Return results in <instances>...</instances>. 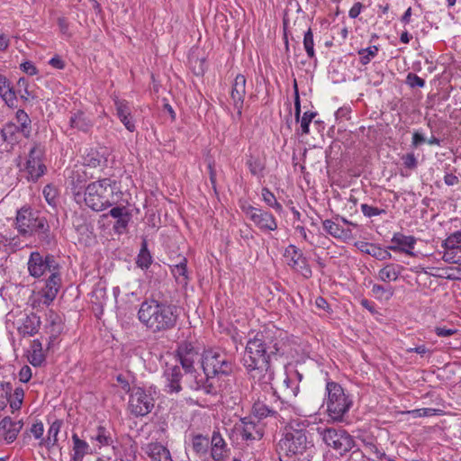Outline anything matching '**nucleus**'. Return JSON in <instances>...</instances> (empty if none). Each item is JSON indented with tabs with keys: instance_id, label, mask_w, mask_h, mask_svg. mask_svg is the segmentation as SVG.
<instances>
[{
	"instance_id": "obj_1",
	"label": "nucleus",
	"mask_w": 461,
	"mask_h": 461,
	"mask_svg": "<svg viewBox=\"0 0 461 461\" xmlns=\"http://www.w3.org/2000/svg\"><path fill=\"white\" fill-rule=\"evenodd\" d=\"M28 270L30 275L34 277L50 274L44 287L38 292H33L30 296V305L32 308L50 305L56 298L60 287L61 278L59 264L52 256L43 257L39 252H32L28 261Z\"/></svg>"
},
{
	"instance_id": "obj_2",
	"label": "nucleus",
	"mask_w": 461,
	"mask_h": 461,
	"mask_svg": "<svg viewBox=\"0 0 461 461\" xmlns=\"http://www.w3.org/2000/svg\"><path fill=\"white\" fill-rule=\"evenodd\" d=\"M264 337L269 338L258 332L247 342L243 365L256 383L267 386L274 379V371L267 361Z\"/></svg>"
},
{
	"instance_id": "obj_3",
	"label": "nucleus",
	"mask_w": 461,
	"mask_h": 461,
	"mask_svg": "<svg viewBox=\"0 0 461 461\" xmlns=\"http://www.w3.org/2000/svg\"><path fill=\"white\" fill-rule=\"evenodd\" d=\"M138 318L151 332H161L175 327L177 311L174 305L156 300H147L140 304Z\"/></svg>"
},
{
	"instance_id": "obj_4",
	"label": "nucleus",
	"mask_w": 461,
	"mask_h": 461,
	"mask_svg": "<svg viewBox=\"0 0 461 461\" xmlns=\"http://www.w3.org/2000/svg\"><path fill=\"white\" fill-rule=\"evenodd\" d=\"M278 447L281 456L300 460L310 456L314 447L308 436L305 424L294 420L285 427Z\"/></svg>"
},
{
	"instance_id": "obj_5",
	"label": "nucleus",
	"mask_w": 461,
	"mask_h": 461,
	"mask_svg": "<svg viewBox=\"0 0 461 461\" xmlns=\"http://www.w3.org/2000/svg\"><path fill=\"white\" fill-rule=\"evenodd\" d=\"M121 194L119 185L114 179L102 178L86 185L82 203L93 211L102 212L117 203Z\"/></svg>"
},
{
	"instance_id": "obj_6",
	"label": "nucleus",
	"mask_w": 461,
	"mask_h": 461,
	"mask_svg": "<svg viewBox=\"0 0 461 461\" xmlns=\"http://www.w3.org/2000/svg\"><path fill=\"white\" fill-rule=\"evenodd\" d=\"M323 404L326 405L329 419L333 422H340L352 407L353 400L339 384L328 381Z\"/></svg>"
},
{
	"instance_id": "obj_7",
	"label": "nucleus",
	"mask_w": 461,
	"mask_h": 461,
	"mask_svg": "<svg viewBox=\"0 0 461 461\" xmlns=\"http://www.w3.org/2000/svg\"><path fill=\"white\" fill-rule=\"evenodd\" d=\"M177 357L182 365V367L185 370L188 375L190 381V387L194 390H203L206 393H214L215 389L212 384H206L203 383V376H196L193 374L194 364L198 359L199 353L195 350L194 347L189 342H182L177 348Z\"/></svg>"
},
{
	"instance_id": "obj_8",
	"label": "nucleus",
	"mask_w": 461,
	"mask_h": 461,
	"mask_svg": "<svg viewBox=\"0 0 461 461\" xmlns=\"http://www.w3.org/2000/svg\"><path fill=\"white\" fill-rule=\"evenodd\" d=\"M14 227L24 238L45 234L49 230L46 220L37 211L26 206L17 211Z\"/></svg>"
},
{
	"instance_id": "obj_9",
	"label": "nucleus",
	"mask_w": 461,
	"mask_h": 461,
	"mask_svg": "<svg viewBox=\"0 0 461 461\" xmlns=\"http://www.w3.org/2000/svg\"><path fill=\"white\" fill-rule=\"evenodd\" d=\"M202 366L203 373L207 376L206 381L211 375H229L232 371V364L227 356L220 348H210L203 352Z\"/></svg>"
},
{
	"instance_id": "obj_10",
	"label": "nucleus",
	"mask_w": 461,
	"mask_h": 461,
	"mask_svg": "<svg viewBox=\"0 0 461 461\" xmlns=\"http://www.w3.org/2000/svg\"><path fill=\"white\" fill-rule=\"evenodd\" d=\"M263 435L264 430L260 423H256L250 418H243L234 424L230 438L236 444L249 445L260 440Z\"/></svg>"
},
{
	"instance_id": "obj_11",
	"label": "nucleus",
	"mask_w": 461,
	"mask_h": 461,
	"mask_svg": "<svg viewBox=\"0 0 461 461\" xmlns=\"http://www.w3.org/2000/svg\"><path fill=\"white\" fill-rule=\"evenodd\" d=\"M154 407V399L150 391L140 387L132 389L129 399V411L136 417L149 414Z\"/></svg>"
},
{
	"instance_id": "obj_12",
	"label": "nucleus",
	"mask_w": 461,
	"mask_h": 461,
	"mask_svg": "<svg viewBox=\"0 0 461 461\" xmlns=\"http://www.w3.org/2000/svg\"><path fill=\"white\" fill-rule=\"evenodd\" d=\"M324 443L338 451L340 455L349 451L354 446L352 437L345 430H337L335 429H319Z\"/></svg>"
},
{
	"instance_id": "obj_13",
	"label": "nucleus",
	"mask_w": 461,
	"mask_h": 461,
	"mask_svg": "<svg viewBox=\"0 0 461 461\" xmlns=\"http://www.w3.org/2000/svg\"><path fill=\"white\" fill-rule=\"evenodd\" d=\"M241 210L262 231H272L277 229L276 218L272 213L248 203L242 204Z\"/></svg>"
},
{
	"instance_id": "obj_14",
	"label": "nucleus",
	"mask_w": 461,
	"mask_h": 461,
	"mask_svg": "<svg viewBox=\"0 0 461 461\" xmlns=\"http://www.w3.org/2000/svg\"><path fill=\"white\" fill-rule=\"evenodd\" d=\"M41 157L42 149L40 146L35 145L30 149L23 170L27 174V178L31 181H37L45 172L46 167Z\"/></svg>"
},
{
	"instance_id": "obj_15",
	"label": "nucleus",
	"mask_w": 461,
	"mask_h": 461,
	"mask_svg": "<svg viewBox=\"0 0 461 461\" xmlns=\"http://www.w3.org/2000/svg\"><path fill=\"white\" fill-rule=\"evenodd\" d=\"M87 176L83 167H77L68 172L67 185L70 189L75 201L77 203H82L83 194L86 187Z\"/></svg>"
},
{
	"instance_id": "obj_16",
	"label": "nucleus",
	"mask_w": 461,
	"mask_h": 461,
	"mask_svg": "<svg viewBox=\"0 0 461 461\" xmlns=\"http://www.w3.org/2000/svg\"><path fill=\"white\" fill-rule=\"evenodd\" d=\"M284 258L290 267L300 272L303 276L310 277L312 276L306 258L295 246L289 245L285 250Z\"/></svg>"
},
{
	"instance_id": "obj_17",
	"label": "nucleus",
	"mask_w": 461,
	"mask_h": 461,
	"mask_svg": "<svg viewBox=\"0 0 461 461\" xmlns=\"http://www.w3.org/2000/svg\"><path fill=\"white\" fill-rule=\"evenodd\" d=\"M443 259L450 264L461 265V231L450 234L443 242Z\"/></svg>"
},
{
	"instance_id": "obj_18",
	"label": "nucleus",
	"mask_w": 461,
	"mask_h": 461,
	"mask_svg": "<svg viewBox=\"0 0 461 461\" xmlns=\"http://www.w3.org/2000/svg\"><path fill=\"white\" fill-rule=\"evenodd\" d=\"M260 333L272 337L267 339L264 337L267 357L269 362L271 356L278 354L285 345V333L282 330L277 329L275 326L266 328L264 330L260 331Z\"/></svg>"
},
{
	"instance_id": "obj_19",
	"label": "nucleus",
	"mask_w": 461,
	"mask_h": 461,
	"mask_svg": "<svg viewBox=\"0 0 461 461\" xmlns=\"http://www.w3.org/2000/svg\"><path fill=\"white\" fill-rule=\"evenodd\" d=\"M260 333L272 337L267 339L264 337L267 357L269 362L271 356L278 354L285 345V333L282 330L277 329L275 326L266 328L264 330L260 331Z\"/></svg>"
},
{
	"instance_id": "obj_20",
	"label": "nucleus",
	"mask_w": 461,
	"mask_h": 461,
	"mask_svg": "<svg viewBox=\"0 0 461 461\" xmlns=\"http://www.w3.org/2000/svg\"><path fill=\"white\" fill-rule=\"evenodd\" d=\"M19 334L23 336H33L38 332L41 321L40 318L34 314H28L26 312H20L16 320L14 321Z\"/></svg>"
},
{
	"instance_id": "obj_21",
	"label": "nucleus",
	"mask_w": 461,
	"mask_h": 461,
	"mask_svg": "<svg viewBox=\"0 0 461 461\" xmlns=\"http://www.w3.org/2000/svg\"><path fill=\"white\" fill-rule=\"evenodd\" d=\"M23 423L22 420H13L5 417L0 420V445L13 443L20 433Z\"/></svg>"
},
{
	"instance_id": "obj_22",
	"label": "nucleus",
	"mask_w": 461,
	"mask_h": 461,
	"mask_svg": "<svg viewBox=\"0 0 461 461\" xmlns=\"http://www.w3.org/2000/svg\"><path fill=\"white\" fill-rule=\"evenodd\" d=\"M416 242L417 240L413 236H407L401 232H395L391 239V244L387 247V249L409 256H414L413 249Z\"/></svg>"
},
{
	"instance_id": "obj_23",
	"label": "nucleus",
	"mask_w": 461,
	"mask_h": 461,
	"mask_svg": "<svg viewBox=\"0 0 461 461\" xmlns=\"http://www.w3.org/2000/svg\"><path fill=\"white\" fill-rule=\"evenodd\" d=\"M246 95V77L239 74L236 76L234 82L231 86L230 98L232 100L233 107L237 112L240 118L242 113L243 102Z\"/></svg>"
},
{
	"instance_id": "obj_24",
	"label": "nucleus",
	"mask_w": 461,
	"mask_h": 461,
	"mask_svg": "<svg viewBox=\"0 0 461 461\" xmlns=\"http://www.w3.org/2000/svg\"><path fill=\"white\" fill-rule=\"evenodd\" d=\"M114 106L116 114L124 127L131 132L135 131L136 125L129 103L126 100L116 98L114 99Z\"/></svg>"
},
{
	"instance_id": "obj_25",
	"label": "nucleus",
	"mask_w": 461,
	"mask_h": 461,
	"mask_svg": "<svg viewBox=\"0 0 461 461\" xmlns=\"http://www.w3.org/2000/svg\"><path fill=\"white\" fill-rule=\"evenodd\" d=\"M141 450L151 461H173L169 450L160 443L150 442L141 447Z\"/></svg>"
},
{
	"instance_id": "obj_26",
	"label": "nucleus",
	"mask_w": 461,
	"mask_h": 461,
	"mask_svg": "<svg viewBox=\"0 0 461 461\" xmlns=\"http://www.w3.org/2000/svg\"><path fill=\"white\" fill-rule=\"evenodd\" d=\"M365 455L371 461H390L384 450L377 445L370 443L364 447L363 451H354L351 454V459L354 460L358 456Z\"/></svg>"
},
{
	"instance_id": "obj_27",
	"label": "nucleus",
	"mask_w": 461,
	"mask_h": 461,
	"mask_svg": "<svg viewBox=\"0 0 461 461\" xmlns=\"http://www.w3.org/2000/svg\"><path fill=\"white\" fill-rule=\"evenodd\" d=\"M356 247L363 253L370 255L378 260H388L392 258V254L381 247L368 242L358 241Z\"/></svg>"
},
{
	"instance_id": "obj_28",
	"label": "nucleus",
	"mask_w": 461,
	"mask_h": 461,
	"mask_svg": "<svg viewBox=\"0 0 461 461\" xmlns=\"http://www.w3.org/2000/svg\"><path fill=\"white\" fill-rule=\"evenodd\" d=\"M69 125L77 131L88 132L92 129L94 122L84 112L77 111L70 115Z\"/></svg>"
},
{
	"instance_id": "obj_29",
	"label": "nucleus",
	"mask_w": 461,
	"mask_h": 461,
	"mask_svg": "<svg viewBox=\"0 0 461 461\" xmlns=\"http://www.w3.org/2000/svg\"><path fill=\"white\" fill-rule=\"evenodd\" d=\"M228 451L227 444L219 431H213L211 439V456L215 461L223 459Z\"/></svg>"
},
{
	"instance_id": "obj_30",
	"label": "nucleus",
	"mask_w": 461,
	"mask_h": 461,
	"mask_svg": "<svg viewBox=\"0 0 461 461\" xmlns=\"http://www.w3.org/2000/svg\"><path fill=\"white\" fill-rule=\"evenodd\" d=\"M402 270V266L388 263L377 272L376 277L378 280L384 283L395 282L399 278Z\"/></svg>"
},
{
	"instance_id": "obj_31",
	"label": "nucleus",
	"mask_w": 461,
	"mask_h": 461,
	"mask_svg": "<svg viewBox=\"0 0 461 461\" xmlns=\"http://www.w3.org/2000/svg\"><path fill=\"white\" fill-rule=\"evenodd\" d=\"M63 425L61 420H55L49 427L47 436L40 441V446L50 449L58 446V436Z\"/></svg>"
},
{
	"instance_id": "obj_32",
	"label": "nucleus",
	"mask_w": 461,
	"mask_h": 461,
	"mask_svg": "<svg viewBox=\"0 0 461 461\" xmlns=\"http://www.w3.org/2000/svg\"><path fill=\"white\" fill-rule=\"evenodd\" d=\"M45 353L42 348V344L38 339H34L28 350V361L33 366H41L45 361Z\"/></svg>"
},
{
	"instance_id": "obj_33",
	"label": "nucleus",
	"mask_w": 461,
	"mask_h": 461,
	"mask_svg": "<svg viewBox=\"0 0 461 461\" xmlns=\"http://www.w3.org/2000/svg\"><path fill=\"white\" fill-rule=\"evenodd\" d=\"M72 459L74 461H81L86 455L90 453V446L86 441L79 438L77 434L72 435Z\"/></svg>"
},
{
	"instance_id": "obj_34",
	"label": "nucleus",
	"mask_w": 461,
	"mask_h": 461,
	"mask_svg": "<svg viewBox=\"0 0 461 461\" xmlns=\"http://www.w3.org/2000/svg\"><path fill=\"white\" fill-rule=\"evenodd\" d=\"M209 443V438L201 434L192 435L189 441L192 450L198 456H204L207 454Z\"/></svg>"
},
{
	"instance_id": "obj_35",
	"label": "nucleus",
	"mask_w": 461,
	"mask_h": 461,
	"mask_svg": "<svg viewBox=\"0 0 461 461\" xmlns=\"http://www.w3.org/2000/svg\"><path fill=\"white\" fill-rule=\"evenodd\" d=\"M106 158L104 154L95 149H86L84 154V164L90 167H97L104 164Z\"/></svg>"
},
{
	"instance_id": "obj_36",
	"label": "nucleus",
	"mask_w": 461,
	"mask_h": 461,
	"mask_svg": "<svg viewBox=\"0 0 461 461\" xmlns=\"http://www.w3.org/2000/svg\"><path fill=\"white\" fill-rule=\"evenodd\" d=\"M186 258H183L179 263L171 266V273L176 281L180 285H186L188 282V275L186 269Z\"/></svg>"
},
{
	"instance_id": "obj_37",
	"label": "nucleus",
	"mask_w": 461,
	"mask_h": 461,
	"mask_svg": "<svg viewBox=\"0 0 461 461\" xmlns=\"http://www.w3.org/2000/svg\"><path fill=\"white\" fill-rule=\"evenodd\" d=\"M322 226L327 233L336 239L343 240L349 235V230H345L339 224L331 220H325Z\"/></svg>"
},
{
	"instance_id": "obj_38",
	"label": "nucleus",
	"mask_w": 461,
	"mask_h": 461,
	"mask_svg": "<svg viewBox=\"0 0 461 461\" xmlns=\"http://www.w3.org/2000/svg\"><path fill=\"white\" fill-rule=\"evenodd\" d=\"M303 379V375L300 374L297 370H290L286 374V377L284 380V384L287 388H289V384H292L291 389V397H296L299 393V384Z\"/></svg>"
},
{
	"instance_id": "obj_39",
	"label": "nucleus",
	"mask_w": 461,
	"mask_h": 461,
	"mask_svg": "<svg viewBox=\"0 0 461 461\" xmlns=\"http://www.w3.org/2000/svg\"><path fill=\"white\" fill-rule=\"evenodd\" d=\"M93 442H96L99 447L104 446H109L113 440L111 434L104 427H98L95 433L91 437Z\"/></svg>"
},
{
	"instance_id": "obj_40",
	"label": "nucleus",
	"mask_w": 461,
	"mask_h": 461,
	"mask_svg": "<svg viewBox=\"0 0 461 461\" xmlns=\"http://www.w3.org/2000/svg\"><path fill=\"white\" fill-rule=\"evenodd\" d=\"M152 263V257L147 248V242L144 240L140 251L137 257L136 264L141 269H147Z\"/></svg>"
},
{
	"instance_id": "obj_41",
	"label": "nucleus",
	"mask_w": 461,
	"mask_h": 461,
	"mask_svg": "<svg viewBox=\"0 0 461 461\" xmlns=\"http://www.w3.org/2000/svg\"><path fill=\"white\" fill-rule=\"evenodd\" d=\"M276 412V410L269 408L267 404L261 402H255L252 408L253 415L258 419L274 416Z\"/></svg>"
},
{
	"instance_id": "obj_42",
	"label": "nucleus",
	"mask_w": 461,
	"mask_h": 461,
	"mask_svg": "<svg viewBox=\"0 0 461 461\" xmlns=\"http://www.w3.org/2000/svg\"><path fill=\"white\" fill-rule=\"evenodd\" d=\"M15 120L18 123V129L21 130L24 135H28L30 132L31 120L29 115L22 109L18 110L15 114Z\"/></svg>"
},
{
	"instance_id": "obj_43",
	"label": "nucleus",
	"mask_w": 461,
	"mask_h": 461,
	"mask_svg": "<svg viewBox=\"0 0 461 461\" xmlns=\"http://www.w3.org/2000/svg\"><path fill=\"white\" fill-rule=\"evenodd\" d=\"M371 292L379 300H389L393 295V290L391 286L385 287L377 284L373 285Z\"/></svg>"
},
{
	"instance_id": "obj_44",
	"label": "nucleus",
	"mask_w": 461,
	"mask_h": 461,
	"mask_svg": "<svg viewBox=\"0 0 461 461\" xmlns=\"http://www.w3.org/2000/svg\"><path fill=\"white\" fill-rule=\"evenodd\" d=\"M21 247L20 244H13L6 237L0 234V259L6 258L11 251Z\"/></svg>"
},
{
	"instance_id": "obj_45",
	"label": "nucleus",
	"mask_w": 461,
	"mask_h": 461,
	"mask_svg": "<svg viewBox=\"0 0 461 461\" xmlns=\"http://www.w3.org/2000/svg\"><path fill=\"white\" fill-rule=\"evenodd\" d=\"M378 47L375 45L369 46L366 49L358 50L359 60L362 65L368 64L378 53Z\"/></svg>"
},
{
	"instance_id": "obj_46",
	"label": "nucleus",
	"mask_w": 461,
	"mask_h": 461,
	"mask_svg": "<svg viewBox=\"0 0 461 461\" xmlns=\"http://www.w3.org/2000/svg\"><path fill=\"white\" fill-rule=\"evenodd\" d=\"M261 195L263 201L271 208L275 209L276 212H281L283 207L280 203L277 202L276 196L272 192L269 191L268 188L264 187L261 191Z\"/></svg>"
},
{
	"instance_id": "obj_47",
	"label": "nucleus",
	"mask_w": 461,
	"mask_h": 461,
	"mask_svg": "<svg viewBox=\"0 0 461 461\" xmlns=\"http://www.w3.org/2000/svg\"><path fill=\"white\" fill-rule=\"evenodd\" d=\"M12 390L10 383L0 382V411L4 410L9 402Z\"/></svg>"
},
{
	"instance_id": "obj_48",
	"label": "nucleus",
	"mask_w": 461,
	"mask_h": 461,
	"mask_svg": "<svg viewBox=\"0 0 461 461\" xmlns=\"http://www.w3.org/2000/svg\"><path fill=\"white\" fill-rule=\"evenodd\" d=\"M303 48L309 59H315L313 34L311 29H308L304 33Z\"/></svg>"
},
{
	"instance_id": "obj_49",
	"label": "nucleus",
	"mask_w": 461,
	"mask_h": 461,
	"mask_svg": "<svg viewBox=\"0 0 461 461\" xmlns=\"http://www.w3.org/2000/svg\"><path fill=\"white\" fill-rule=\"evenodd\" d=\"M23 396H24V392H23V388L17 387L14 389V392L13 395L11 394L10 401H9L10 407L14 411L19 410L21 408L23 400Z\"/></svg>"
},
{
	"instance_id": "obj_50",
	"label": "nucleus",
	"mask_w": 461,
	"mask_h": 461,
	"mask_svg": "<svg viewBox=\"0 0 461 461\" xmlns=\"http://www.w3.org/2000/svg\"><path fill=\"white\" fill-rule=\"evenodd\" d=\"M107 215L116 219V221L131 216L130 211L125 206L113 207L107 214H104V217H106Z\"/></svg>"
},
{
	"instance_id": "obj_51",
	"label": "nucleus",
	"mask_w": 461,
	"mask_h": 461,
	"mask_svg": "<svg viewBox=\"0 0 461 461\" xmlns=\"http://www.w3.org/2000/svg\"><path fill=\"white\" fill-rule=\"evenodd\" d=\"M247 165H248L249 169L252 175L257 176H262L264 166L258 158H250L248 160Z\"/></svg>"
},
{
	"instance_id": "obj_52",
	"label": "nucleus",
	"mask_w": 461,
	"mask_h": 461,
	"mask_svg": "<svg viewBox=\"0 0 461 461\" xmlns=\"http://www.w3.org/2000/svg\"><path fill=\"white\" fill-rule=\"evenodd\" d=\"M440 410L434 409V408H420V409H415L410 411L411 416L413 418L418 417H430L434 415H438L440 413Z\"/></svg>"
},
{
	"instance_id": "obj_53",
	"label": "nucleus",
	"mask_w": 461,
	"mask_h": 461,
	"mask_svg": "<svg viewBox=\"0 0 461 461\" xmlns=\"http://www.w3.org/2000/svg\"><path fill=\"white\" fill-rule=\"evenodd\" d=\"M0 96L9 107L16 106L17 97L12 87L0 95Z\"/></svg>"
},
{
	"instance_id": "obj_54",
	"label": "nucleus",
	"mask_w": 461,
	"mask_h": 461,
	"mask_svg": "<svg viewBox=\"0 0 461 461\" xmlns=\"http://www.w3.org/2000/svg\"><path fill=\"white\" fill-rule=\"evenodd\" d=\"M316 113L305 112L301 119V129L303 134L309 133V126L312 119L315 117Z\"/></svg>"
},
{
	"instance_id": "obj_55",
	"label": "nucleus",
	"mask_w": 461,
	"mask_h": 461,
	"mask_svg": "<svg viewBox=\"0 0 461 461\" xmlns=\"http://www.w3.org/2000/svg\"><path fill=\"white\" fill-rule=\"evenodd\" d=\"M361 212L366 217H374L378 216L384 212V210L379 209L377 207H374L372 205H368L366 203L361 204Z\"/></svg>"
},
{
	"instance_id": "obj_56",
	"label": "nucleus",
	"mask_w": 461,
	"mask_h": 461,
	"mask_svg": "<svg viewBox=\"0 0 461 461\" xmlns=\"http://www.w3.org/2000/svg\"><path fill=\"white\" fill-rule=\"evenodd\" d=\"M407 84L411 87H423L425 86V80L416 74L410 73L407 76Z\"/></svg>"
},
{
	"instance_id": "obj_57",
	"label": "nucleus",
	"mask_w": 461,
	"mask_h": 461,
	"mask_svg": "<svg viewBox=\"0 0 461 461\" xmlns=\"http://www.w3.org/2000/svg\"><path fill=\"white\" fill-rule=\"evenodd\" d=\"M18 128L14 122L6 123L2 130L4 140H8V136H12L15 131H21Z\"/></svg>"
},
{
	"instance_id": "obj_58",
	"label": "nucleus",
	"mask_w": 461,
	"mask_h": 461,
	"mask_svg": "<svg viewBox=\"0 0 461 461\" xmlns=\"http://www.w3.org/2000/svg\"><path fill=\"white\" fill-rule=\"evenodd\" d=\"M131 219V216H129L128 218H123L121 220H117L113 225V230L116 233H122L126 230L128 224Z\"/></svg>"
},
{
	"instance_id": "obj_59",
	"label": "nucleus",
	"mask_w": 461,
	"mask_h": 461,
	"mask_svg": "<svg viewBox=\"0 0 461 461\" xmlns=\"http://www.w3.org/2000/svg\"><path fill=\"white\" fill-rule=\"evenodd\" d=\"M31 433L36 439H40L41 441V439L44 438V426L42 422L33 424L31 428Z\"/></svg>"
},
{
	"instance_id": "obj_60",
	"label": "nucleus",
	"mask_w": 461,
	"mask_h": 461,
	"mask_svg": "<svg viewBox=\"0 0 461 461\" xmlns=\"http://www.w3.org/2000/svg\"><path fill=\"white\" fill-rule=\"evenodd\" d=\"M403 165L408 168H415L417 167V158H415L414 154L408 153L406 155H403L402 158Z\"/></svg>"
},
{
	"instance_id": "obj_61",
	"label": "nucleus",
	"mask_w": 461,
	"mask_h": 461,
	"mask_svg": "<svg viewBox=\"0 0 461 461\" xmlns=\"http://www.w3.org/2000/svg\"><path fill=\"white\" fill-rule=\"evenodd\" d=\"M21 69L29 76H34L38 73V69L32 61H25L21 64Z\"/></svg>"
},
{
	"instance_id": "obj_62",
	"label": "nucleus",
	"mask_w": 461,
	"mask_h": 461,
	"mask_svg": "<svg viewBox=\"0 0 461 461\" xmlns=\"http://www.w3.org/2000/svg\"><path fill=\"white\" fill-rule=\"evenodd\" d=\"M11 43V37L8 33L0 32V51H6Z\"/></svg>"
},
{
	"instance_id": "obj_63",
	"label": "nucleus",
	"mask_w": 461,
	"mask_h": 461,
	"mask_svg": "<svg viewBox=\"0 0 461 461\" xmlns=\"http://www.w3.org/2000/svg\"><path fill=\"white\" fill-rule=\"evenodd\" d=\"M32 377V369L28 366H24L19 372V380L22 383H27Z\"/></svg>"
},
{
	"instance_id": "obj_64",
	"label": "nucleus",
	"mask_w": 461,
	"mask_h": 461,
	"mask_svg": "<svg viewBox=\"0 0 461 461\" xmlns=\"http://www.w3.org/2000/svg\"><path fill=\"white\" fill-rule=\"evenodd\" d=\"M363 5L360 2L355 3L348 12V16L352 19L357 18L362 12Z\"/></svg>"
}]
</instances>
